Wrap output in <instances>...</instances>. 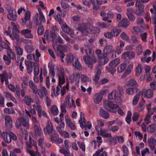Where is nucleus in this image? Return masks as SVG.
<instances>
[{
	"label": "nucleus",
	"instance_id": "nucleus-1",
	"mask_svg": "<svg viewBox=\"0 0 156 156\" xmlns=\"http://www.w3.org/2000/svg\"><path fill=\"white\" fill-rule=\"evenodd\" d=\"M77 30L80 31L82 34L84 35H87L89 33H95L98 30L95 27L89 23H82L79 24L77 27H76Z\"/></svg>",
	"mask_w": 156,
	"mask_h": 156
},
{
	"label": "nucleus",
	"instance_id": "nucleus-2",
	"mask_svg": "<svg viewBox=\"0 0 156 156\" xmlns=\"http://www.w3.org/2000/svg\"><path fill=\"white\" fill-rule=\"evenodd\" d=\"M65 74L64 72H62L58 75L59 83L57 85L56 88H54L53 92L55 96H58L61 92L62 85L65 83Z\"/></svg>",
	"mask_w": 156,
	"mask_h": 156
},
{
	"label": "nucleus",
	"instance_id": "nucleus-3",
	"mask_svg": "<svg viewBox=\"0 0 156 156\" xmlns=\"http://www.w3.org/2000/svg\"><path fill=\"white\" fill-rule=\"evenodd\" d=\"M0 133L2 134V136L4 140L6 143H10L12 140H17V136L13 133L11 132H6L2 133L1 131Z\"/></svg>",
	"mask_w": 156,
	"mask_h": 156
},
{
	"label": "nucleus",
	"instance_id": "nucleus-4",
	"mask_svg": "<svg viewBox=\"0 0 156 156\" xmlns=\"http://www.w3.org/2000/svg\"><path fill=\"white\" fill-rule=\"evenodd\" d=\"M120 62V60L118 58L111 61L109 64V66L106 67L108 71L112 74H114L116 71L115 68L119 64Z\"/></svg>",
	"mask_w": 156,
	"mask_h": 156
},
{
	"label": "nucleus",
	"instance_id": "nucleus-5",
	"mask_svg": "<svg viewBox=\"0 0 156 156\" xmlns=\"http://www.w3.org/2000/svg\"><path fill=\"white\" fill-rule=\"evenodd\" d=\"M29 121L28 118H25L22 117L18 118L16 122V128L19 129L22 125L26 129H28L29 127Z\"/></svg>",
	"mask_w": 156,
	"mask_h": 156
},
{
	"label": "nucleus",
	"instance_id": "nucleus-6",
	"mask_svg": "<svg viewBox=\"0 0 156 156\" xmlns=\"http://www.w3.org/2000/svg\"><path fill=\"white\" fill-rule=\"evenodd\" d=\"M80 125V127L83 128L85 127L86 128L87 127L89 129H90L91 127V123L90 122H87L86 123V120L84 118V114L83 112H81L80 114V119L79 121Z\"/></svg>",
	"mask_w": 156,
	"mask_h": 156
},
{
	"label": "nucleus",
	"instance_id": "nucleus-7",
	"mask_svg": "<svg viewBox=\"0 0 156 156\" xmlns=\"http://www.w3.org/2000/svg\"><path fill=\"white\" fill-rule=\"evenodd\" d=\"M104 106L105 109L113 112H116V109L118 108L117 105L114 104L112 102L109 101H105Z\"/></svg>",
	"mask_w": 156,
	"mask_h": 156
},
{
	"label": "nucleus",
	"instance_id": "nucleus-8",
	"mask_svg": "<svg viewBox=\"0 0 156 156\" xmlns=\"http://www.w3.org/2000/svg\"><path fill=\"white\" fill-rule=\"evenodd\" d=\"M98 135H100L104 137L110 138L111 141L113 140L114 141V144H116V139L112 136L111 133H108L107 129H101L99 131Z\"/></svg>",
	"mask_w": 156,
	"mask_h": 156
},
{
	"label": "nucleus",
	"instance_id": "nucleus-9",
	"mask_svg": "<svg viewBox=\"0 0 156 156\" xmlns=\"http://www.w3.org/2000/svg\"><path fill=\"white\" fill-rule=\"evenodd\" d=\"M83 59L86 63L90 65V67L91 69L92 68V64L96 61V58L94 54L88 56H84Z\"/></svg>",
	"mask_w": 156,
	"mask_h": 156
},
{
	"label": "nucleus",
	"instance_id": "nucleus-10",
	"mask_svg": "<svg viewBox=\"0 0 156 156\" xmlns=\"http://www.w3.org/2000/svg\"><path fill=\"white\" fill-rule=\"evenodd\" d=\"M121 31L120 30L115 29L113 30L111 32H105L104 35L105 37L109 39H111L113 37H116L118 36Z\"/></svg>",
	"mask_w": 156,
	"mask_h": 156
},
{
	"label": "nucleus",
	"instance_id": "nucleus-11",
	"mask_svg": "<svg viewBox=\"0 0 156 156\" xmlns=\"http://www.w3.org/2000/svg\"><path fill=\"white\" fill-rule=\"evenodd\" d=\"M34 21L35 23L37 25L39 26L45 23L46 20L44 15H35L34 17Z\"/></svg>",
	"mask_w": 156,
	"mask_h": 156
},
{
	"label": "nucleus",
	"instance_id": "nucleus-12",
	"mask_svg": "<svg viewBox=\"0 0 156 156\" xmlns=\"http://www.w3.org/2000/svg\"><path fill=\"white\" fill-rule=\"evenodd\" d=\"M54 131H55L54 130L52 125L50 121H48L46 126L44 129V132L45 134L48 133L49 135L54 133Z\"/></svg>",
	"mask_w": 156,
	"mask_h": 156
},
{
	"label": "nucleus",
	"instance_id": "nucleus-13",
	"mask_svg": "<svg viewBox=\"0 0 156 156\" xmlns=\"http://www.w3.org/2000/svg\"><path fill=\"white\" fill-rule=\"evenodd\" d=\"M61 28L63 31L66 34H69L71 37L73 38L75 37V35L74 34V32L66 24L62 25Z\"/></svg>",
	"mask_w": 156,
	"mask_h": 156
},
{
	"label": "nucleus",
	"instance_id": "nucleus-14",
	"mask_svg": "<svg viewBox=\"0 0 156 156\" xmlns=\"http://www.w3.org/2000/svg\"><path fill=\"white\" fill-rule=\"evenodd\" d=\"M142 96L147 98H151L153 95L152 90L149 89L146 90H143L141 92Z\"/></svg>",
	"mask_w": 156,
	"mask_h": 156
},
{
	"label": "nucleus",
	"instance_id": "nucleus-15",
	"mask_svg": "<svg viewBox=\"0 0 156 156\" xmlns=\"http://www.w3.org/2000/svg\"><path fill=\"white\" fill-rule=\"evenodd\" d=\"M66 102L69 108H75L76 106L74 101L72 98L70 101V97L69 95H67L66 97Z\"/></svg>",
	"mask_w": 156,
	"mask_h": 156
},
{
	"label": "nucleus",
	"instance_id": "nucleus-16",
	"mask_svg": "<svg viewBox=\"0 0 156 156\" xmlns=\"http://www.w3.org/2000/svg\"><path fill=\"white\" fill-rule=\"evenodd\" d=\"M148 143L149 146L152 151H154V153L156 154V140L153 137H151L150 139L148 140Z\"/></svg>",
	"mask_w": 156,
	"mask_h": 156
},
{
	"label": "nucleus",
	"instance_id": "nucleus-17",
	"mask_svg": "<svg viewBox=\"0 0 156 156\" xmlns=\"http://www.w3.org/2000/svg\"><path fill=\"white\" fill-rule=\"evenodd\" d=\"M53 48L55 50H57V51L56 52V54L57 56L61 58L62 61L64 62V61L63 59V58H64L65 55L63 53V52L58 50V49L59 46H60V45L57 44V45H55L53 44L52 45Z\"/></svg>",
	"mask_w": 156,
	"mask_h": 156
},
{
	"label": "nucleus",
	"instance_id": "nucleus-18",
	"mask_svg": "<svg viewBox=\"0 0 156 156\" xmlns=\"http://www.w3.org/2000/svg\"><path fill=\"white\" fill-rule=\"evenodd\" d=\"M137 6L136 5V3H135V6L136 7L138 8V9L136 10L135 14L137 16H140L141 15H143L144 14V5L142 4H140Z\"/></svg>",
	"mask_w": 156,
	"mask_h": 156
},
{
	"label": "nucleus",
	"instance_id": "nucleus-19",
	"mask_svg": "<svg viewBox=\"0 0 156 156\" xmlns=\"http://www.w3.org/2000/svg\"><path fill=\"white\" fill-rule=\"evenodd\" d=\"M7 15L8 18L11 20L14 21L16 19V13L15 10H10Z\"/></svg>",
	"mask_w": 156,
	"mask_h": 156
},
{
	"label": "nucleus",
	"instance_id": "nucleus-20",
	"mask_svg": "<svg viewBox=\"0 0 156 156\" xmlns=\"http://www.w3.org/2000/svg\"><path fill=\"white\" fill-rule=\"evenodd\" d=\"M77 58L75 57L73 54H69L66 57V62L68 64L73 63Z\"/></svg>",
	"mask_w": 156,
	"mask_h": 156
},
{
	"label": "nucleus",
	"instance_id": "nucleus-21",
	"mask_svg": "<svg viewBox=\"0 0 156 156\" xmlns=\"http://www.w3.org/2000/svg\"><path fill=\"white\" fill-rule=\"evenodd\" d=\"M93 5L94 9H98L102 4L101 0H90Z\"/></svg>",
	"mask_w": 156,
	"mask_h": 156
},
{
	"label": "nucleus",
	"instance_id": "nucleus-22",
	"mask_svg": "<svg viewBox=\"0 0 156 156\" xmlns=\"http://www.w3.org/2000/svg\"><path fill=\"white\" fill-rule=\"evenodd\" d=\"M31 31L29 29L23 30L21 31V33L24 37L28 38H30L33 37V35L31 33Z\"/></svg>",
	"mask_w": 156,
	"mask_h": 156
},
{
	"label": "nucleus",
	"instance_id": "nucleus-23",
	"mask_svg": "<svg viewBox=\"0 0 156 156\" xmlns=\"http://www.w3.org/2000/svg\"><path fill=\"white\" fill-rule=\"evenodd\" d=\"M40 97L41 98H43L45 95L47 96L48 94L47 90L44 87H42V90L38 89V92L37 93Z\"/></svg>",
	"mask_w": 156,
	"mask_h": 156
},
{
	"label": "nucleus",
	"instance_id": "nucleus-24",
	"mask_svg": "<svg viewBox=\"0 0 156 156\" xmlns=\"http://www.w3.org/2000/svg\"><path fill=\"white\" fill-rule=\"evenodd\" d=\"M65 121L66 125L70 127L72 130H74L76 129L74 125L71 121L69 116L66 115L65 117Z\"/></svg>",
	"mask_w": 156,
	"mask_h": 156
},
{
	"label": "nucleus",
	"instance_id": "nucleus-25",
	"mask_svg": "<svg viewBox=\"0 0 156 156\" xmlns=\"http://www.w3.org/2000/svg\"><path fill=\"white\" fill-rule=\"evenodd\" d=\"M129 25V21L127 18H125L123 19L118 23V26L119 27H122L126 28Z\"/></svg>",
	"mask_w": 156,
	"mask_h": 156
},
{
	"label": "nucleus",
	"instance_id": "nucleus-26",
	"mask_svg": "<svg viewBox=\"0 0 156 156\" xmlns=\"http://www.w3.org/2000/svg\"><path fill=\"white\" fill-rule=\"evenodd\" d=\"M104 149L101 148L100 149L97 150L93 156H108L107 153L105 151H103Z\"/></svg>",
	"mask_w": 156,
	"mask_h": 156
},
{
	"label": "nucleus",
	"instance_id": "nucleus-27",
	"mask_svg": "<svg viewBox=\"0 0 156 156\" xmlns=\"http://www.w3.org/2000/svg\"><path fill=\"white\" fill-rule=\"evenodd\" d=\"M29 86L32 90L33 93L34 94H37L38 92L37 87L33 81L30 80L29 81Z\"/></svg>",
	"mask_w": 156,
	"mask_h": 156
},
{
	"label": "nucleus",
	"instance_id": "nucleus-28",
	"mask_svg": "<svg viewBox=\"0 0 156 156\" xmlns=\"http://www.w3.org/2000/svg\"><path fill=\"white\" fill-rule=\"evenodd\" d=\"M99 115L101 116L105 119H108L109 117V113L102 108H101L100 110Z\"/></svg>",
	"mask_w": 156,
	"mask_h": 156
},
{
	"label": "nucleus",
	"instance_id": "nucleus-29",
	"mask_svg": "<svg viewBox=\"0 0 156 156\" xmlns=\"http://www.w3.org/2000/svg\"><path fill=\"white\" fill-rule=\"evenodd\" d=\"M100 64L101 65H104L108 62L109 60L108 58L107 55L105 54L103 56L99 58Z\"/></svg>",
	"mask_w": 156,
	"mask_h": 156
},
{
	"label": "nucleus",
	"instance_id": "nucleus-30",
	"mask_svg": "<svg viewBox=\"0 0 156 156\" xmlns=\"http://www.w3.org/2000/svg\"><path fill=\"white\" fill-rule=\"evenodd\" d=\"M138 89L136 88L131 87L126 89V92L127 94L132 95L138 91Z\"/></svg>",
	"mask_w": 156,
	"mask_h": 156
},
{
	"label": "nucleus",
	"instance_id": "nucleus-31",
	"mask_svg": "<svg viewBox=\"0 0 156 156\" xmlns=\"http://www.w3.org/2000/svg\"><path fill=\"white\" fill-rule=\"evenodd\" d=\"M23 101L28 106L30 105L31 103L34 102L33 99L30 96H25Z\"/></svg>",
	"mask_w": 156,
	"mask_h": 156
},
{
	"label": "nucleus",
	"instance_id": "nucleus-32",
	"mask_svg": "<svg viewBox=\"0 0 156 156\" xmlns=\"http://www.w3.org/2000/svg\"><path fill=\"white\" fill-rule=\"evenodd\" d=\"M72 65L75 69L78 70H80L82 69V66L78 58L72 63Z\"/></svg>",
	"mask_w": 156,
	"mask_h": 156
},
{
	"label": "nucleus",
	"instance_id": "nucleus-33",
	"mask_svg": "<svg viewBox=\"0 0 156 156\" xmlns=\"http://www.w3.org/2000/svg\"><path fill=\"white\" fill-rule=\"evenodd\" d=\"M35 133L36 136H40L42 133V130L40 126H38L37 124H35L34 126Z\"/></svg>",
	"mask_w": 156,
	"mask_h": 156
},
{
	"label": "nucleus",
	"instance_id": "nucleus-34",
	"mask_svg": "<svg viewBox=\"0 0 156 156\" xmlns=\"http://www.w3.org/2000/svg\"><path fill=\"white\" fill-rule=\"evenodd\" d=\"M33 107L34 109L37 110L38 116L39 117L41 116L42 107L40 105L37 104V105H33Z\"/></svg>",
	"mask_w": 156,
	"mask_h": 156
},
{
	"label": "nucleus",
	"instance_id": "nucleus-35",
	"mask_svg": "<svg viewBox=\"0 0 156 156\" xmlns=\"http://www.w3.org/2000/svg\"><path fill=\"white\" fill-rule=\"evenodd\" d=\"M113 47L111 45H108L106 46L103 50V52L104 53L107 55L110 52L113 51Z\"/></svg>",
	"mask_w": 156,
	"mask_h": 156
},
{
	"label": "nucleus",
	"instance_id": "nucleus-36",
	"mask_svg": "<svg viewBox=\"0 0 156 156\" xmlns=\"http://www.w3.org/2000/svg\"><path fill=\"white\" fill-rule=\"evenodd\" d=\"M5 126L8 127H10L12 125L11 118L9 116H6L5 119Z\"/></svg>",
	"mask_w": 156,
	"mask_h": 156
},
{
	"label": "nucleus",
	"instance_id": "nucleus-37",
	"mask_svg": "<svg viewBox=\"0 0 156 156\" xmlns=\"http://www.w3.org/2000/svg\"><path fill=\"white\" fill-rule=\"evenodd\" d=\"M102 99V95L100 94H95L94 98V102L96 104H98L101 102Z\"/></svg>",
	"mask_w": 156,
	"mask_h": 156
},
{
	"label": "nucleus",
	"instance_id": "nucleus-38",
	"mask_svg": "<svg viewBox=\"0 0 156 156\" xmlns=\"http://www.w3.org/2000/svg\"><path fill=\"white\" fill-rule=\"evenodd\" d=\"M60 34L66 41L72 43H75V41L74 40L70 39L62 32H61Z\"/></svg>",
	"mask_w": 156,
	"mask_h": 156
},
{
	"label": "nucleus",
	"instance_id": "nucleus-39",
	"mask_svg": "<svg viewBox=\"0 0 156 156\" xmlns=\"http://www.w3.org/2000/svg\"><path fill=\"white\" fill-rule=\"evenodd\" d=\"M50 111L51 113L55 115H57L59 112L57 107L54 105L51 107Z\"/></svg>",
	"mask_w": 156,
	"mask_h": 156
},
{
	"label": "nucleus",
	"instance_id": "nucleus-40",
	"mask_svg": "<svg viewBox=\"0 0 156 156\" xmlns=\"http://www.w3.org/2000/svg\"><path fill=\"white\" fill-rule=\"evenodd\" d=\"M150 11L151 13L153 24H156V10L150 9Z\"/></svg>",
	"mask_w": 156,
	"mask_h": 156
},
{
	"label": "nucleus",
	"instance_id": "nucleus-41",
	"mask_svg": "<svg viewBox=\"0 0 156 156\" xmlns=\"http://www.w3.org/2000/svg\"><path fill=\"white\" fill-rule=\"evenodd\" d=\"M49 75L52 78V81L53 82H55V80L54 78L55 76V72L54 67L53 66H50Z\"/></svg>",
	"mask_w": 156,
	"mask_h": 156
},
{
	"label": "nucleus",
	"instance_id": "nucleus-42",
	"mask_svg": "<svg viewBox=\"0 0 156 156\" xmlns=\"http://www.w3.org/2000/svg\"><path fill=\"white\" fill-rule=\"evenodd\" d=\"M27 67V71L28 73L30 74L31 73L33 70V68L32 67V62H28L25 63Z\"/></svg>",
	"mask_w": 156,
	"mask_h": 156
},
{
	"label": "nucleus",
	"instance_id": "nucleus-43",
	"mask_svg": "<svg viewBox=\"0 0 156 156\" xmlns=\"http://www.w3.org/2000/svg\"><path fill=\"white\" fill-rule=\"evenodd\" d=\"M156 129V125L153 124L150 125L147 127V130L150 133H154Z\"/></svg>",
	"mask_w": 156,
	"mask_h": 156
},
{
	"label": "nucleus",
	"instance_id": "nucleus-44",
	"mask_svg": "<svg viewBox=\"0 0 156 156\" xmlns=\"http://www.w3.org/2000/svg\"><path fill=\"white\" fill-rule=\"evenodd\" d=\"M41 54L39 52L38 50H36L35 54H34L33 55L34 61L36 62H38L39 61V58L41 56Z\"/></svg>",
	"mask_w": 156,
	"mask_h": 156
},
{
	"label": "nucleus",
	"instance_id": "nucleus-45",
	"mask_svg": "<svg viewBox=\"0 0 156 156\" xmlns=\"http://www.w3.org/2000/svg\"><path fill=\"white\" fill-rule=\"evenodd\" d=\"M126 85L128 86H138V85L136 80L133 79H130L126 83Z\"/></svg>",
	"mask_w": 156,
	"mask_h": 156
},
{
	"label": "nucleus",
	"instance_id": "nucleus-46",
	"mask_svg": "<svg viewBox=\"0 0 156 156\" xmlns=\"http://www.w3.org/2000/svg\"><path fill=\"white\" fill-rule=\"evenodd\" d=\"M126 67V65L125 63L121 64L118 68L117 72L119 73H122L123 72Z\"/></svg>",
	"mask_w": 156,
	"mask_h": 156
},
{
	"label": "nucleus",
	"instance_id": "nucleus-47",
	"mask_svg": "<svg viewBox=\"0 0 156 156\" xmlns=\"http://www.w3.org/2000/svg\"><path fill=\"white\" fill-rule=\"evenodd\" d=\"M30 17V13L29 11H27L25 14L24 18L22 19V21L23 23H25L26 22L29 20Z\"/></svg>",
	"mask_w": 156,
	"mask_h": 156
},
{
	"label": "nucleus",
	"instance_id": "nucleus-48",
	"mask_svg": "<svg viewBox=\"0 0 156 156\" xmlns=\"http://www.w3.org/2000/svg\"><path fill=\"white\" fill-rule=\"evenodd\" d=\"M25 49L28 53H30L34 50L35 48L33 45H27L25 46Z\"/></svg>",
	"mask_w": 156,
	"mask_h": 156
},
{
	"label": "nucleus",
	"instance_id": "nucleus-49",
	"mask_svg": "<svg viewBox=\"0 0 156 156\" xmlns=\"http://www.w3.org/2000/svg\"><path fill=\"white\" fill-rule=\"evenodd\" d=\"M142 71V68L141 65L139 64L136 67V76H139Z\"/></svg>",
	"mask_w": 156,
	"mask_h": 156
},
{
	"label": "nucleus",
	"instance_id": "nucleus-50",
	"mask_svg": "<svg viewBox=\"0 0 156 156\" xmlns=\"http://www.w3.org/2000/svg\"><path fill=\"white\" fill-rule=\"evenodd\" d=\"M132 115V113L131 111H128L127 115L126 118V122L128 124H130L132 121L131 116Z\"/></svg>",
	"mask_w": 156,
	"mask_h": 156
},
{
	"label": "nucleus",
	"instance_id": "nucleus-51",
	"mask_svg": "<svg viewBox=\"0 0 156 156\" xmlns=\"http://www.w3.org/2000/svg\"><path fill=\"white\" fill-rule=\"evenodd\" d=\"M10 38L13 40H16L17 41H18L20 40L19 35L16 34L14 33L13 30H12V34L10 35Z\"/></svg>",
	"mask_w": 156,
	"mask_h": 156
},
{
	"label": "nucleus",
	"instance_id": "nucleus-52",
	"mask_svg": "<svg viewBox=\"0 0 156 156\" xmlns=\"http://www.w3.org/2000/svg\"><path fill=\"white\" fill-rule=\"evenodd\" d=\"M15 48L17 54L19 55H22L23 52V48L18 45L16 46Z\"/></svg>",
	"mask_w": 156,
	"mask_h": 156
},
{
	"label": "nucleus",
	"instance_id": "nucleus-53",
	"mask_svg": "<svg viewBox=\"0 0 156 156\" xmlns=\"http://www.w3.org/2000/svg\"><path fill=\"white\" fill-rule=\"evenodd\" d=\"M60 107L61 109V112L59 116L60 118L63 117V113H66V112L65 105L63 104H61L60 105Z\"/></svg>",
	"mask_w": 156,
	"mask_h": 156
},
{
	"label": "nucleus",
	"instance_id": "nucleus-54",
	"mask_svg": "<svg viewBox=\"0 0 156 156\" xmlns=\"http://www.w3.org/2000/svg\"><path fill=\"white\" fill-rule=\"evenodd\" d=\"M107 16L103 17L102 20L104 21L107 20L108 18L112 19L114 15L113 13L111 12H109L107 14Z\"/></svg>",
	"mask_w": 156,
	"mask_h": 156
},
{
	"label": "nucleus",
	"instance_id": "nucleus-55",
	"mask_svg": "<svg viewBox=\"0 0 156 156\" xmlns=\"http://www.w3.org/2000/svg\"><path fill=\"white\" fill-rule=\"evenodd\" d=\"M7 53L8 56L11 58L13 59L15 58V55L9 48L7 49Z\"/></svg>",
	"mask_w": 156,
	"mask_h": 156
},
{
	"label": "nucleus",
	"instance_id": "nucleus-56",
	"mask_svg": "<svg viewBox=\"0 0 156 156\" xmlns=\"http://www.w3.org/2000/svg\"><path fill=\"white\" fill-rule=\"evenodd\" d=\"M0 76L1 78V82L3 83L5 80L8 79V75L6 72H4L2 74H1Z\"/></svg>",
	"mask_w": 156,
	"mask_h": 156
},
{
	"label": "nucleus",
	"instance_id": "nucleus-57",
	"mask_svg": "<svg viewBox=\"0 0 156 156\" xmlns=\"http://www.w3.org/2000/svg\"><path fill=\"white\" fill-rule=\"evenodd\" d=\"M153 114L151 113H149L148 112V114L146 115L144 119L146 125H148L149 123H151L150 118L151 115Z\"/></svg>",
	"mask_w": 156,
	"mask_h": 156
},
{
	"label": "nucleus",
	"instance_id": "nucleus-58",
	"mask_svg": "<svg viewBox=\"0 0 156 156\" xmlns=\"http://www.w3.org/2000/svg\"><path fill=\"white\" fill-rule=\"evenodd\" d=\"M140 95L139 94L136 95L134 97L133 101V105H136L139 101Z\"/></svg>",
	"mask_w": 156,
	"mask_h": 156
},
{
	"label": "nucleus",
	"instance_id": "nucleus-59",
	"mask_svg": "<svg viewBox=\"0 0 156 156\" xmlns=\"http://www.w3.org/2000/svg\"><path fill=\"white\" fill-rule=\"evenodd\" d=\"M53 136H51V137L50 139L51 141L53 142H55L58 137V135L56 131H54Z\"/></svg>",
	"mask_w": 156,
	"mask_h": 156
},
{
	"label": "nucleus",
	"instance_id": "nucleus-60",
	"mask_svg": "<svg viewBox=\"0 0 156 156\" xmlns=\"http://www.w3.org/2000/svg\"><path fill=\"white\" fill-rule=\"evenodd\" d=\"M4 112L8 114H14L15 112V111L13 109L8 108H5L4 109Z\"/></svg>",
	"mask_w": 156,
	"mask_h": 156
},
{
	"label": "nucleus",
	"instance_id": "nucleus-61",
	"mask_svg": "<svg viewBox=\"0 0 156 156\" xmlns=\"http://www.w3.org/2000/svg\"><path fill=\"white\" fill-rule=\"evenodd\" d=\"M120 36L124 40L126 41H130L129 37L125 33H122Z\"/></svg>",
	"mask_w": 156,
	"mask_h": 156
},
{
	"label": "nucleus",
	"instance_id": "nucleus-62",
	"mask_svg": "<svg viewBox=\"0 0 156 156\" xmlns=\"http://www.w3.org/2000/svg\"><path fill=\"white\" fill-rule=\"evenodd\" d=\"M28 81V79L27 77H25V79L23 80L21 84L22 87L23 88H26L27 87Z\"/></svg>",
	"mask_w": 156,
	"mask_h": 156
},
{
	"label": "nucleus",
	"instance_id": "nucleus-63",
	"mask_svg": "<svg viewBox=\"0 0 156 156\" xmlns=\"http://www.w3.org/2000/svg\"><path fill=\"white\" fill-rule=\"evenodd\" d=\"M151 57H147L145 56L144 57H143L141 58V61L144 63L146 62L147 63H149L150 61L151 60Z\"/></svg>",
	"mask_w": 156,
	"mask_h": 156
},
{
	"label": "nucleus",
	"instance_id": "nucleus-64",
	"mask_svg": "<svg viewBox=\"0 0 156 156\" xmlns=\"http://www.w3.org/2000/svg\"><path fill=\"white\" fill-rule=\"evenodd\" d=\"M95 53L97 55L98 57L99 58H101L105 55V53H102L101 50L100 49H97L95 51Z\"/></svg>",
	"mask_w": 156,
	"mask_h": 156
}]
</instances>
